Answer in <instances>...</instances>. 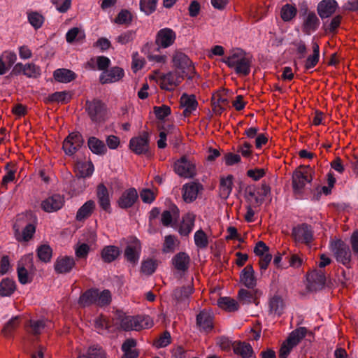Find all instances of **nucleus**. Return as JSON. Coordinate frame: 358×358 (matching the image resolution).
<instances>
[{
  "instance_id": "1",
  "label": "nucleus",
  "mask_w": 358,
  "mask_h": 358,
  "mask_svg": "<svg viewBox=\"0 0 358 358\" xmlns=\"http://www.w3.org/2000/svg\"><path fill=\"white\" fill-rule=\"evenodd\" d=\"M229 68L233 69L236 74L246 76L250 73L252 59L244 52H236L222 59Z\"/></svg>"
},
{
  "instance_id": "2",
  "label": "nucleus",
  "mask_w": 358,
  "mask_h": 358,
  "mask_svg": "<svg viewBox=\"0 0 358 358\" xmlns=\"http://www.w3.org/2000/svg\"><path fill=\"white\" fill-rule=\"evenodd\" d=\"M315 171L309 166H300L292 175V188L294 194H301L306 185L310 183Z\"/></svg>"
},
{
  "instance_id": "3",
  "label": "nucleus",
  "mask_w": 358,
  "mask_h": 358,
  "mask_svg": "<svg viewBox=\"0 0 358 358\" xmlns=\"http://www.w3.org/2000/svg\"><path fill=\"white\" fill-rule=\"evenodd\" d=\"M120 326L124 331H140L152 326L150 317L142 316H126L122 319Z\"/></svg>"
},
{
  "instance_id": "4",
  "label": "nucleus",
  "mask_w": 358,
  "mask_h": 358,
  "mask_svg": "<svg viewBox=\"0 0 358 358\" xmlns=\"http://www.w3.org/2000/svg\"><path fill=\"white\" fill-rule=\"evenodd\" d=\"M84 139L78 132H72L64 139L62 149L66 155H74L83 145Z\"/></svg>"
},
{
  "instance_id": "5",
  "label": "nucleus",
  "mask_w": 358,
  "mask_h": 358,
  "mask_svg": "<svg viewBox=\"0 0 358 358\" xmlns=\"http://www.w3.org/2000/svg\"><path fill=\"white\" fill-rule=\"evenodd\" d=\"M331 248L334 252L336 261L341 263L346 267H350L351 262V252L348 245H347L343 241L338 240L331 245Z\"/></svg>"
},
{
  "instance_id": "6",
  "label": "nucleus",
  "mask_w": 358,
  "mask_h": 358,
  "mask_svg": "<svg viewBox=\"0 0 358 358\" xmlns=\"http://www.w3.org/2000/svg\"><path fill=\"white\" fill-rule=\"evenodd\" d=\"M86 111L92 121L101 122L104 116L106 107L99 99H94L92 101L87 100L85 103Z\"/></svg>"
},
{
  "instance_id": "7",
  "label": "nucleus",
  "mask_w": 358,
  "mask_h": 358,
  "mask_svg": "<svg viewBox=\"0 0 358 358\" xmlns=\"http://www.w3.org/2000/svg\"><path fill=\"white\" fill-rule=\"evenodd\" d=\"M172 62L173 66L180 70L183 73L188 74L194 71V66L190 59L180 50L173 52Z\"/></svg>"
},
{
  "instance_id": "8",
  "label": "nucleus",
  "mask_w": 358,
  "mask_h": 358,
  "mask_svg": "<svg viewBox=\"0 0 358 358\" xmlns=\"http://www.w3.org/2000/svg\"><path fill=\"white\" fill-rule=\"evenodd\" d=\"M176 39V32L171 28L159 29L155 36V44L159 48H167L171 46Z\"/></svg>"
},
{
  "instance_id": "9",
  "label": "nucleus",
  "mask_w": 358,
  "mask_h": 358,
  "mask_svg": "<svg viewBox=\"0 0 358 358\" xmlns=\"http://www.w3.org/2000/svg\"><path fill=\"white\" fill-rule=\"evenodd\" d=\"M292 236L296 242L308 244L313 238L312 228L308 224L303 223L292 229Z\"/></svg>"
},
{
  "instance_id": "10",
  "label": "nucleus",
  "mask_w": 358,
  "mask_h": 358,
  "mask_svg": "<svg viewBox=\"0 0 358 358\" xmlns=\"http://www.w3.org/2000/svg\"><path fill=\"white\" fill-rule=\"evenodd\" d=\"M182 76L175 71H170L160 76L159 84L162 90L173 91L182 81Z\"/></svg>"
},
{
  "instance_id": "11",
  "label": "nucleus",
  "mask_w": 358,
  "mask_h": 358,
  "mask_svg": "<svg viewBox=\"0 0 358 358\" xmlns=\"http://www.w3.org/2000/svg\"><path fill=\"white\" fill-rule=\"evenodd\" d=\"M64 203V197L62 195L55 194L43 200L41 207L46 213H53L60 210Z\"/></svg>"
},
{
  "instance_id": "12",
  "label": "nucleus",
  "mask_w": 358,
  "mask_h": 358,
  "mask_svg": "<svg viewBox=\"0 0 358 358\" xmlns=\"http://www.w3.org/2000/svg\"><path fill=\"white\" fill-rule=\"evenodd\" d=\"M174 171L180 176L192 178L196 174L195 166L185 157H181L174 164Z\"/></svg>"
},
{
  "instance_id": "13",
  "label": "nucleus",
  "mask_w": 358,
  "mask_h": 358,
  "mask_svg": "<svg viewBox=\"0 0 358 358\" xmlns=\"http://www.w3.org/2000/svg\"><path fill=\"white\" fill-rule=\"evenodd\" d=\"M141 252V245L138 239L132 238L124 250V257L127 262L135 266L138 264Z\"/></svg>"
},
{
  "instance_id": "14",
  "label": "nucleus",
  "mask_w": 358,
  "mask_h": 358,
  "mask_svg": "<svg viewBox=\"0 0 358 358\" xmlns=\"http://www.w3.org/2000/svg\"><path fill=\"white\" fill-rule=\"evenodd\" d=\"M129 148L136 155L146 153L149 150V136L148 133L131 138L129 141Z\"/></svg>"
},
{
  "instance_id": "15",
  "label": "nucleus",
  "mask_w": 358,
  "mask_h": 358,
  "mask_svg": "<svg viewBox=\"0 0 358 358\" xmlns=\"http://www.w3.org/2000/svg\"><path fill=\"white\" fill-rule=\"evenodd\" d=\"M194 292L192 285L183 286L175 289L173 292V299L175 300V306L180 308L185 307L188 305L187 299Z\"/></svg>"
},
{
  "instance_id": "16",
  "label": "nucleus",
  "mask_w": 358,
  "mask_h": 358,
  "mask_svg": "<svg viewBox=\"0 0 358 358\" xmlns=\"http://www.w3.org/2000/svg\"><path fill=\"white\" fill-rule=\"evenodd\" d=\"M124 76L123 69L114 66L103 71L99 76V82L102 84H108L118 82Z\"/></svg>"
},
{
  "instance_id": "17",
  "label": "nucleus",
  "mask_w": 358,
  "mask_h": 358,
  "mask_svg": "<svg viewBox=\"0 0 358 358\" xmlns=\"http://www.w3.org/2000/svg\"><path fill=\"white\" fill-rule=\"evenodd\" d=\"M196 326L200 331L209 332L213 328V315L207 310H201L196 315Z\"/></svg>"
},
{
  "instance_id": "18",
  "label": "nucleus",
  "mask_w": 358,
  "mask_h": 358,
  "mask_svg": "<svg viewBox=\"0 0 358 358\" xmlns=\"http://www.w3.org/2000/svg\"><path fill=\"white\" fill-rule=\"evenodd\" d=\"M76 264L74 258L69 256H61L56 259L54 268L57 273L64 274L71 272Z\"/></svg>"
},
{
  "instance_id": "19",
  "label": "nucleus",
  "mask_w": 358,
  "mask_h": 358,
  "mask_svg": "<svg viewBox=\"0 0 358 358\" xmlns=\"http://www.w3.org/2000/svg\"><path fill=\"white\" fill-rule=\"evenodd\" d=\"M138 197L137 191L135 188H129L125 190L117 201L120 208L127 209L133 206Z\"/></svg>"
},
{
  "instance_id": "20",
  "label": "nucleus",
  "mask_w": 358,
  "mask_h": 358,
  "mask_svg": "<svg viewBox=\"0 0 358 358\" xmlns=\"http://www.w3.org/2000/svg\"><path fill=\"white\" fill-rule=\"evenodd\" d=\"M203 189L202 185L191 182L182 186V198L185 202L190 203L194 201L200 190Z\"/></svg>"
},
{
  "instance_id": "21",
  "label": "nucleus",
  "mask_w": 358,
  "mask_h": 358,
  "mask_svg": "<svg viewBox=\"0 0 358 358\" xmlns=\"http://www.w3.org/2000/svg\"><path fill=\"white\" fill-rule=\"evenodd\" d=\"M180 106L183 108V115L189 116L198 106V102L194 95L183 94L180 99Z\"/></svg>"
},
{
  "instance_id": "22",
  "label": "nucleus",
  "mask_w": 358,
  "mask_h": 358,
  "mask_svg": "<svg viewBox=\"0 0 358 358\" xmlns=\"http://www.w3.org/2000/svg\"><path fill=\"white\" fill-rule=\"evenodd\" d=\"M338 3L335 0H322L317 5V13L321 18L330 17L336 10Z\"/></svg>"
},
{
  "instance_id": "23",
  "label": "nucleus",
  "mask_w": 358,
  "mask_h": 358,
  "mask_svg": "<svg viewBox=\"0 0 358 358\" xmlns=\"http://www.w3.org/2000/svg\"><path fill=\"white\" fill-rule=\"evenodd\" d=\"M320 20L314 12H308L303 20L302 30L308 35L315 31L320 26Z\"/></svg>"
},
{
  "instance_id": "24",
  "label": "nucleus",
  "mask_w": 358,
  "mask_h": 358,
  "mask_svg": "<svg viewBox=\"0 0 358 358\" xmlns=\"http://www.w3.org/2000/svg\"><path fill=\"white\" fill-rule=\"evenodd\" d=\"M171 262L177 271L185 272L189 268L190 257L186 252H180L173 257Z\"/></svg>"
},
{
  "instance_id": "25",
  "label": "nucleus",
  "mask_w": 358,
  "mask_h": 358,
  "mask_svg": "<svg viewBox=\"0 0 358 358\" xmlns=\"http://www.w3.org/2000/svg\"><path fill=\"white\" fill-rule=\"evenodd\" d=\"M241 282L248 288L252 289L256 286L255 271L252 265H247L240 274Z\"/></svg>"
},
{
  "instance_id": "26",
  "label": "nucleus",
  "mask_w": 358,
  "mask_h": 358,
  "mask_svg": "<svg viewBox=\"0 0 358 358\" xmlns=\"http://www.w3.org/2000/svg\"><path fill=\"white\" fill-rule=\"evenodd\" d=\"M96 196L100 207L108 211L110 208V201L107 187L103 184H99L96 188Z\"/></svg>"
},
{
  "instance_id": "27",
  "label": "nucleus",
  "mask_w": 358,
  "mask_h": 358,
  "mask_svg": "<svg viewBox=\"0 0 358 358\" xmlns=\"http://www.w3.org/2000/svg\"><path fill=\"white\" fill-rule=\"evenodd\" d=\"M308 281L312 289L317 290L322 289L326 282V276L322 271L315 270L308 275Z\"/></svg>"
},
{
  "instance_id": "28",
  "label": "nucleus",
  "mask_w": 358,
  "mask_h": 358,
  "mask_svg": "<svg viewBox=\"0 0 358 358\" xmlns=\"http://www.w3.org/2000/svg\"><path fill=\"white\" fill-rule=\"evenodd\" d=\"M195 216L192 213H187L183 217L179 227L178 232L181 236H187L193 230Z\"/></svg>"
},
{
  "instance_id": "29",
  "label": "nucleus",
  "mask_w": 358,
  "mask_h": 358,
  "mask_svg": "<svg viewBox=\"0 0 358 358\" xmlns=\"http://www.w3.org/2000/svg\"><path fill=\"white\" fill-rule=\"evenodd\" d=\"M95 202L92 200L86 201L77 211L76 219L78 221H83L91 216L95 209Z\"/></svg>"
},
{
  "instance_id": "30",
  "label": "nucleus",
  "mask_w": 358,
  "mask_h": 358,
  "mask_svg": "<svg viewBox=\"0 0 358 358\" xmlns=\"http://www.w3.org/2000/svg\"><path fill=\"white\" fill-rule=\"evenodd\" d=\"M56 81L62 83H68L76 78V74L67 69H58L53 73Z\"/></svg>"
},
{
  "instance_id": "31",
  "label": "nucleus",
  "mask_w": 358,
  "mask_h": 358,
  "mask_svg": "<svg viewBox=\"0 0 358 358\" xmlns=\"http://www.w3.org/2000/svg\"><path fill=\"white\" fill-rule=\"evenodd\" d=\"M87 145L91 152L97 155H103L107 152V148L103 141L91 136L87 140Z\"/></svg>"
},
{
  "instance_id": "32",
  "label": "nucleus",
  "mask_w": 358,
  "mask_h": 358,
  "mask_svg": "<svg viewBox=\"0 0 358 358\" xmlns=\"http://www.w3.org/2000/svg\"><path fill=\"white\" fill-rule=\"evenodd\" d=\"M95 64H96L97 69L102 71L103 72L108 69L110 65V60L106 56H97L91 58L90 60L87 62V65L89 66L91 69L94 70Z\"/></svg>"
},
{
  "instance_id": "33",
  "label": "nucleus",
  "mask_w": 358,
  "mask_h": 358,
  "mask_svg": "<svg viewBox=\"0 0 358 358\" xmlns=\"http://www.w3.org/2000/svg\"><path fill=\"white\" fill-rule=\"evenodd\" d=\"M98 296L97 289H90L85 291L79 298L78 303L83 306H88L92 304H96Z\"/></svg>"
},
{
  "instance_id": "34",
  "label": "nucleus",
  "mask_w": 358,
  "mask_h": 358,
  "mask_svg": "<svg viewBox=\"0 0 358 358\" xmlns=\"http://www.w3.org/2000/svg\"><path fill=\"white\" fill-rule=\"evenodd\" d=\"M233 350L236 355L241 356L243 358H249L252 357L253 350L249 343L238 342L234 343Z\"/></svg>"
},
{
  "instance_id": "35",
  "label": "nucleus",
  "mask_w": 358,
  "mask_h": 358,
  "mask_svg": "<svg viewBox=\"0 0 358 358\" xmlns=\"http://www.w3.org/2000/svg\"><path fill=\"white\" fill-rule=\"evenodd\" d=\"M306 333L307 329L306 327L297 328L290 333L285 341L293 347H295L306 336Z\"/></svg>"
},
{
  "instance_id": "36",
  "label": "nucleus",
  "mask_w": 358,
  "mask_h": 358,
  "mask_svg": "<svg viewBox=\"0 0 358 358\" xmlns=\"http://www.w3.org/2000/svg\"><path fill=\"white\" fill-rule=\"evenodd\" d=\"M245 198L252 205H259L262 199L259 198L257 188L254 185H249L245 189Z\"/></svg>"
},
{
  "instance_id": "37",
  "label": "nucleus",
  "mask_w": 358,
  "mask_h": 358,
  "mask_svg": "<svg viewBox=\"0 0 358 358\" xmlns=\"http://www.w3.org/2000/svg\"><path fill=\"white\" fill-rule=\"evenodd\" d=\"M233 176L229 175L225 178H222L220 184V194L222 199H227L232 190Z\"/></svg>"
},
{
  "instance_id": "38",
  "label": "nucleus",
  "mask_w": 358,
  "mask_h": 358,
  "mask_svg": "<svg viewBox=\"0 0 358 358\" xmlns=\"http://www.w3.org/2000/svg\"><path fill=\"white\" fill-rule=\"evenodd\" d=\"M15 282L8 278L3 279L0 282V296H10L15 290Z\"/></svg>"
},
{
  "instance_id": "39",
  "label": "nucleus",
  "mask_w": 358,
  "mask_h": 358,
  "mask_svg": "<svg viewBox=\"0 0 358 358\" xmlns=\"http://www.w3.org/2000/svg\"><path fill=\"white\" fill-rule=\"evenodd\" d=\"M179 217V210L176 206H173L170 210H164L161 215V222L164 227L171 225L173 218Z\"/></svg>"
},
{
  "instance_id": "40",
  "label": "nucleus",
  "mask_w": 358,
  "mask_h": 358,
  "mask_svg": "<svg viewBox=\"0 0 358 358\" xmlns=\"http://www.w3.org/2000/svg\"><path fill=\"white\" fill-rule=\"evenodd\" d=\"M85 38L84 31L78 27H73L70 29L66 34V40L69 43H72L75 41L81 42Z\"/></svg>"
},
{
  "instance_id": "41",
  "label": "nucleus",
  "mask_w": 358,
  "mask_h": 358,
  "mask_svg": "<svg viewBox=\"0 0 358 358\" xmlns=\"http://www.w3.org/2000/svg\"><path fill=\"white\" fill-rule=\"evenodd\" d=\"M120 255V250L117 247L113 245L106 246L101 251V257L105 262H112Z\"/></svg>"
},
{
  "instance_id": "42",
  "label": "nucleus",
  "mask_w": 358,
  "mask_h": 358,
  "mask_svg": "<svg viewBox=\"0 0 358 358\" xmlns=\"http://www.w3.org/2000/svg\"><path fill=\"white\" fill-rule=\"evenodd\" d=\"M217 305L220 308L229 312L236 311L238 309L237 301L230 297H220L217 300Z\"/></svg>"
},
{
  "instance_id": "43",
  "label": "nucleus",
  "mask_w": 358,
  "mask_h": 358,
  "mask_svg": "<svg viewBox=\"0 0 358 358\" xmlns=\"http://www.w3.org/2000/svg\"><path fill=\"white\" fill-rule=\"evenodd\" d=\"M313 55H310L305 63L306 69H310L316 66L318 63L320 58V48L319 45L314 42L313 43Z\"/></svg>"
},
{
  "instance_id": "44",
  "label": "nucleus",
  "mask_w": 358,
  "mask_h": 358,
  "mask_svg": "<svg viewBox=\"0 0 358 358\" xmlns=\"http://www.w3.org/2000/svg\"><path fill=\"white\" fill-rule=\"evenodd\" d=\"M270 313L280 315L283 312L284 303L281 297L274 296L269 301Z\"/></svg>"
},
{
  "instance_id": "45",
  "label": "nucleus",
  "mask_w": 358,
  "mask_h": 358,
  "mask_svg": "<svg viewBox=\"0 0 358 358\" xmlns=\"http://www.w3.org/2000/svg\"><path fill=\"white\" fill-rule=\"evenodd\" d=\"M157 261L153 259H147L142 261L141 271L148 275H152L157 269Z\"/></svg>"
},
{
  "instance_id": "46",
  "label": "nucleus",
  "mask_w": 358,
  "mask_h": 358,
  "mask_svg": "<svg viewBox=\"0 0 358 358\" xmlns=\"http://www.w3.org/2000/svg\"><path fill=\"white\" fill-rule=\"evenodd\" d=\"M20 317L15 316L12 317L9 321L6 322L2 329V334L6 337L11 336L12 333L17 329L20 324Z\"/></svg>"
},
{
  "instance_id": "47",
  "label": "nucleus",
  "mask_w": 358,
  "mask_h": 358,
  "mask_svg": "<svg viewBox=\"0 0 358 358\" xmlns=\"http://www.w3.org/2000/svg\"><path fill=\"white\" fill-rule=\"evenodd\" d=\"M45 327V321L44 320H31L29 322V328L28 332L34 336L41 334Z\"/></svg>"
},
{
  "instance_id": "48",
  "label": "nucleus",
  "mask_w": 358,
  "mask_h": 358,
  "mask_svg": "<svg viewBox=\"0 0 358 358\" xmlns=\"http://www.w3.org/2000/svg\"><path fill=\"white\" fill-rule=\"evenodd\" d=\"M78 358H106V354L101 347L93 345L89 348L85 355L79 356Z\"/></svg>"
},
{
  "instance_id": "49",
  "label": "nucleus",
  "mask_w": 358,
  "mask_h": 358,
  "mask_svg": "<svg viewBox=\"0 0 358 358\" xmlns=\"http://www.w3.org/2000/svg\"><path fill=\"white\" fill-rule=\"evenodd\" d=\"M24 75L27 78H36L41 75V69L34 63L24 64Z\"/></svg>"
},
{
  "instance_id": "50",
  "label": "nucleus",
  "mask_w": 358,
  "mask_h": 358,
  "mask_svg": "<svg viewBox=\"0 0 358 358\" xmlns=\"http://www.w3.org/2000/svg\"><path fill=\"white\" fill-rule=\"evenodd\" d=\"M194 239L195 245L199 248H206L208 245V237L202 229L195 232Z\"/></svg>"
},
{
  "instance_id": "51",
  "label": "nucleus",
  "mask_w": 358,
  "mask_h": 358,
  "mask_svg": "<svg viewBox=\"0 0 358 358\" xmlns=\"http://www.w3.org/2000/svg\"><path fill=\"white\" fill-rule=\"evenodd\" d=\"M52 250L48 245H43L37 250V255L40 260L43 262H48L52 257Z\"/></svg>"
},
{
  "instance_id": "52",
  "label": "nucleus",
  "mask_w": 358,
  "mask_h": 358,
  "mask_svg": "<svg viewBox=\"0 0 358 358\" xmlns=\"http://www.w3.org/2000/svg\"><path fill=\"white\" fill-rule=\"evenodd\" d=\"M71 98V96L69 92L63 91L57 92L50 94L48 99L52 102L67 103L70 101Z\"/></svg>"
},
{
  "instance_id": "53",
  "label": "nucleus",
  "mask_w": 358,
  "mask_h": 358,
  "mask_svg": "<svg viewBox=\"0 0 358 358\" xmlns=\"http://www.w3.org/2000/svg\"><path fill=\"white\" fill-rule=\"evenodd\" d=\"M28 20L34 29H38L42 27L44 17L37 12H32L28 14Z\"/></svg>"
},
{
  "instance_id": "54",
  "label": "nucleus",
  "mask_w": 358,
  "mask_h": 358,
  "mask_svg": "<svg viewBox=\"0 0 358 358\" xmlns=\"http://www.w3.org/2000/svg\"><path fill=\"white\" fill-rule=\"evenodd\" d=\"M296 8L289 4H286L281 9V17L284 21H289L295 17Z\"/></svg>"
},
{
  "instance_id": "55",
  "label": "nucleus",
  "mask_w": 358,
  "mask_h": 358,
  "mask_svg": "<svg viewBox=\"0 0 358 358\" xmlns=\"http://www.w3.org/2000/svg\"><path fill=\"white\" fill-rule=\"evenodd\" d=\"M157 0H141L140 8L146 15L152 13L157 6Z\"/></svg>"
},
{
  "instance_id": "56",
  "label": "nucleus",
  "mask_w": 358,
  "mask_h": 358,
  "mask_svg": "<svg viewBox=\"0 0 358 358\" xmlns=\"http://www.w3.org/2000/svg\"><path fill=\"white\" fill-rule=\"evenodd\" d=\"M136 38V31L133 30H127L116 38V41L121 45H126L132 42Z\"/></svg>"
},
{
  "instance_id": "57",
  "label": "nucleus",
  "mask_w": 358,
  "mask_h": 358,
  "mask_svg": "<svg viewBox=\"0 0 358 358\" xmlns=\"http://www.w3.org/2000/svg\"><path fill=\"white\" fill-rule=\"evenodd\" d=\"M145 61L141 57L138 52H136L132 54L131 69L134 72L141 70L145 65Z\"/></svg>"
},
{
  "instance_id": "58",
  "label": "nucleus",
  "mask_w": 358,
  "mask_h": 358,
  "mask_svg": "<svg viewBox=\"0 0 358 358\" xmlns=\"http://www.w3.org/2000/svg\"><path fill=\"white\" fill-rule=\"evenodd\" d=\"M35 231V226L32 224H28L23 229L22 235H20V237H17V239L20 241H28L32 238Z\"/></svg>"
},
{
  "instance_id": "59",
  "label": "nucleus",
  "mask_w": 358,
  "mask_h": 358,
  "mask_svg": "<svg viewBox=\"0 0 358 358\" xmlns=\"http://www.w3.org/2000/svg\"><path fill=\"white\" fill-rule=\"evenodd\" d=\"M96 298V304L100 306H103L110 303L111 296L110 292L108 289H105L101 292L98 291V296Z\"/></svg>"
},
{
  "instance_id": "60",
  "label": "nucleus",
  "mask_w": 358,
  "mask_h": 358,
  "mask_svg": "<svg viewBox=\"0 0 358 358\" xmlns=\"http://www.w3.org/2000/svg\"><path fill=\"white\" fill-rule=\"evenodd\" d=\"M175 241L173 236H166L163 244V252L165 253L173 252L175 250Z\"/></svg>"
},
{
  "instance_id": "61",
  "label": "nucleus",
  "mask_w": 358,
  "mask_h": 358,
  "mask_svg": "<svg viewBox=\"0 0 358 358\" xmlns=\"http://www.w3.org/2000/svg\"><path fill=\"white\" fill-rule=\"evenodd\" d=\"M154 111L156 117L159 120H164L171 113L170 107L163 105L162 106H155Z\"/></svg>"
},
{
  "instance_id": "62",
  "label": "nucleus",
  "mask_w": 358,
  "mask_h": 358,
  "mask_svg": "<svg viewBox=\"0 0 358 358\" xmlns=\"http://www.w3.org/2000/svg\"><path fill=\"white\" fill-rule=\"evenodd\" d=\"M95 327L99 334H103L108 328V321L103 316H100L95 319Z\"/></svg>"
},
{
  "instance_id": "63",
  "label": "nucleus",
  "mask_w": 358,
  "mask_h": 358,
  "mask_svg": "<svg viewBox=\"0 0 358 358\" xmlns=\"http://www.w3.org/2000/svg\"><path fill=\"white\" fill-rule=\"evenodd\" d=\"M252 148L250 143L245 141L237 147V152H240L243 157L249 158L252 154Z\"/></svg>"
},
{
  "instance_id": "64",
  "label": "nucleus",
  "mask_w": 358,
  "mask_h": 358,
  "mask_svg": "<svg viewBox=\"0 0 358 358\" xmlns=\"http://www.w3.org/2000/svg\"><path fill=\"white\" fill-rule=\"evenodd\" d=\"M1 57L6 63L8 68H10L17 60V55L13 51H4Z\"/></svg>"
}]
</instances>
